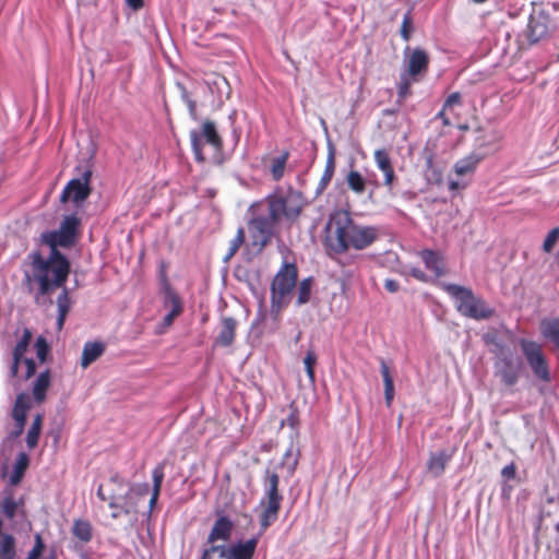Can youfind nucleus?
Returning a JSON list of instances; mask_svg holds the SVG:
<instances>
[{"instance_id":"nucleus-1","label":"nucleus","mask_w":559,"mask_h":559,"mask_svg":"<svg viewBox=\"0 0 559 559\" xmlns=\"http://www.w3.org/2000/svg\"><path fill=\"white\" fill-rule=\"evenodd\" d=\"M79 226L80 219L75 214L64 216L58 229L41 234L43 243L50 248L49 257L45 259L39 252L29 254L32 272H24V283L29 293L33 292V284H38L34 295L36 302L41 296H46L66 284L70 272V262L59 251V248H71L75 243Z\"/></svg>"},{"instance_id":"nucleus-2","label":"nucleus","mask_w":559,"mask_h":559,"mask_svg":"<svg viewBox=\"0 0 559 559\" xmlns=\"http://www.w3.org/2000/svg\"><path fill=\"white\" fill-rule=\"evenodd\" d=\"M325 231V247L335 254L345 253L349 248L364 250L379 237L377 227L357 224L346 211L331 214Z\"/></svg>"},{"instance_id":"nucleus-3","label":"nucleus","mask_w":559,"mask_h":559,"mask_svg":"<svg viewBox=\"0 0 559 559\" xmlns=\"http://www.w3.org/2000/svg\"><path fill=\"white\" fill-rule=\"evenodd\" d=\"M443 290L454 300L456 310L464 317L474 320H486L493 316L495 310L486 301L465 286L443 283Z\"/></svg>"},{"instance_id":"nucleus-4","label":"nucleus","mask_w":559,"mask_h":559,"mask_svg":"<svg viewBox=\"0 0 559 559\" xmlns=\"http://www.w3.org/2000/svg\"><path fill=\"white\" fill-rule=\"evenodd\" d=\"M263 497L260 506L263 510L260 514L261 533H264L277 519L281 510L283 495L280 492V476L276 472L266 468L262 478Z\"/></svg>"},{"instance_id":"nucleus-5","label":"nucleus","mask_w":559,"mask_h":559,"mask_svg":"<svg viewBox=\"0 0 559 559\" xmlns=\"http://www.w3.org/2000/svg\"><path fill=\"white\" fill-rule=\"evenodd\" d=\"M272 203L269 198L259 205V213H257L249 222V229L251 231L253 243L263 249L273 238L276 227L281 222L278 213H272Z\"/></svg>"},{"instance_id":"nucleus-6","label":"nucleus","mask_w":559,"mask_h":559,"mask_svg":"<svg viewBox=\"0 0 559 559\" xmlns=\"http://www.w3.org/2000/svg\"><path fill=\"white\" fill-rule=\"evenodd\" d=\"M519 345L533 376L542 382H550V366L543 346L539 343L527 338H521L519 341Z\"/></svg>"},{"instance_id":"nucleus-7","label":"nucleus","mask_w":559,"mask_h":559,"mask_svg":"<svg viewBox=\"0 0 559 559\" xmlns=\"http://www.w3.org/2000/svg\"><path fill=\"white\" fill-rule=\"evenodd\" d=\"M191 148L198 163H203L205 156L203 154V145L206 143L215 151H222L223 140L217 132L216 124L212 120H205L201 129L190 131Z\"/></svg>"},{"instance_id":"nucleus-8","label":"nucleus","mask_w":559,"mask_h":559,"mask_svg":"<svg viewBox=\"0 0 559 559\" xmlns=\"http://www.w3.org/2000/svg\"><path fill=\"white\" fill-rule=\"evenodd\" d=\"M78 177L71 179L64 187L60 200L67 202L71 200L74 204L80 205L91 194L90 181L92 178V169L90 166L83 168L76 167Z\"/></svg>"},{"instance_id":"nucleus-9","label":"nucleus","mask_w":559,"mask_h":559,"mask_svg":"<svg viewBox=\"0 0 559 559\" xmlns=\"http://www.w3.org/2000/svg\"><path fill=\"white\" fill-rule=\"evenodd\" d=\"M272 203V213H278L287 219H295L299 216L302 209V195L295 190H288L285 193H274L267 197Z\"/></svg>"},{"instance_id":"nucleus-10","label":"nucleus","mask_w":559,"mask_h":559,"mask_svg":"<svg viewBox=\"0 0 559 559\" xmlns=\"http://www.w3.org/2000/svg\"><path fill=\"white\" fill-rule=\"evenodd\" d=\"M297 277L298 271L296 264L284 262L271 284L273 299H287L296 287Z\"/></svg>"},{"instance_id":"nucleus-11","label":"nucleus","mask_w":559,"mask_h":559,"mask_svg":"<svg viewBox=\"0 0 559 559\" xmlns=\"http://www.w3.org/2000/svg\"><path fill=\"white\" fill-rule=\"evenodd\" d=\"M403 56V72L409 74L414 81H418L428 72L430 58L424 48L406 46Z\"/></svg>"},{"instance_id":"nucleus-12","label":"nucleus","mask_w":559,"mask_h":559,"mask_svg":"<svg viewBox=\"0 0 559 559\" xmlns=\"http://www.w3.org/2000/svg\"><path fill=\"white\" fill-rule=\"evenodd\" d=\"M522 362L512 355H503L495 362V376L507 386H513L521 373Z\"/></svg>"},{"instance_id":"nucleus-13","label":"nucleus","mask_w":559,"mask_h":559,"mask_svg":"<svg viewBox=\"0 0 559 559\" xmlns=\"http://www.w3.org/2000/svg\"><path fill=\"white\" fill-rule=\"evenodd\" d=\"M548 17L546 15H531L527 24V37L532 44L544 38L548 34Z\"/></svg>"},{"instance_id":"nucleus-14","label":"nucleus","mask_w":559,"mask_h":559,"mask_svg":"<svg viewBox=\"0 0 559 559\" xmlns=\"http://www.w3.org/2000/svg\"><path fill=\"white\" fill-rule=\"evenodd\" d=\"M237 321L231 317H223L221 319V330L215 337V345L228 347L234 343L236 334Z\"/></svg>"},{"instance_id":"nucleus-15","label":"nucleus","mask_w":559,"mask_h":559,"mask_svg":"<svg viewBox=\"0 0 559 559\" xmlns=\"http://www.w3.org/2000/svg\"><path fill=\"white\" fill-rule=\"evenodd\" d=\"M263 533H259L258 536L248 539L246 543H238L233 547L228 548V556L230 559H252L259 537Z\"/></svg>"},{"instance_id":"nucleus-16","label":"nucleus","mask_w":559,"mask_h":559,"mask_svg":"<svg viewBox=\"0 0 559 559\" xmlns=\"http://www.w3.org/2000/svg\"><path fill=\"white\" fill-rule=\"evenodd\" d=\"M233 523L227 516H219L209 534L207 543L213 544L216 540H228L231 535Z\"/></svg>"},{"instance_id":"nucleus-17","label":"nucleus","mask_w":559,"mask_h":559,"mask_svg":"<svg viewBox=\"0 0 559 559\" xmlns=\"http://www.w3.org/2000/svg\"><path fill=\"white\" fill-rule=\"evenodd\" d=\"M480 160L481 157L478 154H469L468 156L459 159L454 164L453 170L456 176L471 179Z\"/></svg>"},{"instance_id":"nucleus-18","label":"nucleus","mask_w":559,"mask_h":559,"mask_svg":"<svg viewBox=\"0 0 559 559\" xmlns=\"http://www.w3.org/2000/svg\"><path fill=\"white\" fill-rule=\"evenodd\" d=\"M452 454L445 450L431 452L427 462V469L435 477H439L444 473L447 464L450 462Z\"/></svg>"},{"instance_id":"nucleus-19","label":"nucleus","mask_w":559,"mask_h":559,"mask_svg":"<svg viewBox=\"0 0 559 559\" xmlns=\"http://www.w3.org/2000/svg\"><path fill=\"white\" fill-rule=\"evenodd\" d=\"M374 162L378 168L384 174V185L391 186L394 180V169L386 150L381 148L374 152Z\"/></svg>"},{"instance_id":"nucleus-20","label":"nucleus","mask_w":559,"mask_h":559,"mask_svg":"<svg viewBox=\"0 0 559 559\" xmlns=\"http://www.w3.org/2000/svg\"><path fill=\"white\" fill-rule=\"evenodd\" d=\"M420 258L427 270L433 272L436 277H440L444 273V264L442 258L433 250L424 249L420 251Z\"/></svg>"},{"instance_id":"nucleus-21","label":"nucleus","mask_w":559,"mask_h":559,"mask_svg":"<svg viewBox=\"0 0 559 559\" xmlns=\"http://www.w3.org/2000/svg\"><path fill=\"white\" fill-rule=\"evenodd\" d=\"M32 338V333L29 330L25 329L21 340L17 342L13 349V362L10 367V376L15 377L19 370V364L22 357L24 356L27 347L29 345Z\"/></svg>"},{"instance_id":"nucleus-22","label":"nucleus","mask_w":559,"mask_h":559,"mask_svg":"<svg viewBox=\"0 0 559 559\" xmlns=\"http://www.w3.org/2000/svg\"><path fill=\"white\" fill-rule=\"evenodd\" d=\"M105 352V344L103 342H86L83 347L81 366L83 368L88 367L97 358H99Z\"/></svg>"},{"instance_id":"nucleus-23","label":"nucleus","mask_w":559,"mask_h":559,"mask_svg":"<svg viewBox=\"0 0 559 559\" xmlns=\"http://www.w3.org/2000/svg\"><path fill=\"white\" fill-rule=\"evenodd\" d=\"M162 292L164 295V307L169 308L170 311L181 313L183 309L181 299L166 278L163 282Z\"/></svg>"},{"instance_id":"nucleus-24","label":"nucleus","mask_w":559,"mask_h":559,"mask_svg":"<svg viewBox=\"0 0 559 559\" xmlns=\"http://www.w3.org/2000/svg\"><path fill=\"white\" fill-rule=\"evenodd\" d=\"M50 385V371L46 369L40 372L33 383L32 393L36 403H41L46 399V392Z\"/></svg>"},{"instance_id":"nucleus-25","label":"nucleus","mask_w":559,"mask_h":559,"mask_svg":"<svg viewBox=\"0 0 559 559\" xmlns=\"http://www.w3.org/2000/svg\"><path fill=\"white\" fill-rule=\"evenodd\" d=\"M31 407V400L27 393L21 392L16 395L13 409L11 413L14 421L26 423V413Z\"/></svg>"},{"instance_id":"nucleus-26","label":"nucleus","mask_w":559,"mask_h":559,"mask_svg":"<svg viewBox=\"0 0 559 559\" xmlns=\"http://www.w3.org/2000/svg\"><path fill=\"white\" fill-rule=\"evenodd\" d=\"M335 170V151L331 143H329V154L326 158L325 168L323 171V175L321 177V180L318 186V192H322L326 189L329 183L331 182L333 175Z\"/></svg>"},{"instance_id":"nucleus-27","label":"nucleus","mask_w":559,"mask_h":559,"mask_svg":"<svg viewBox=\"0 0 559 559\" xmlns=\"http://www.w3.org/2000/svg\"><path fill=\"white\" fill-rule=\"evenodd\" d=\"M380 372L384 384V400L386 406H391L394 399V382L390 372V368L383 358H380Z\"/></svg>"},{"instance_id":"nucleus-28","label":"nucleus","mask_w":559,"mask_h":559,"mask_svg":"<svg viewBox=\"0 0 559 559\" xmlns=\"http://www.w3.org/2000/svg\"><path fill=\"white\" fill-rule=\"evenodd\" d=\"M72 534L81 543H90L93 538V527L87 520L78 519L74 520L72 526Z\"/></svg>"},{"instance_id":"nucleus-29","label":"nucleus","mask_w":559,"mask_h":559,"mask_svg":"<svg viewBox=\"0 0 559 559\" xmlns=\"http://www.w3.org/2000/svg\"><path fill=\"white\" fill-rule=\"evenodd\" d=\"M540 331L545 338L559 347V319H545L540 323Z\"/></svg>"},{"instance_id":"nucleus-30","label":"nucleus","mask_w":559,"mask_h":559,"mask_svg":"<svg viewBox=\"0 0 559 559\" xmlns=\"http://www.w3.org/2000/svg\"><path fill=\"white\" fill-rule=\"evenodd\" d=\"M128 495L129 492L126 496H109L108 506L110 509L114 510L111 513L112 519H118L122 513H130V509L128 508L127 504Z\"/></svg>"},{"instance_id":"nucleus-31","label":"nucleus","mask_w":559,"mask_h":559,"mask_svg":"<svg viewBox=\"0 0 559 559\" xmlns=\"http://www.w3.org/2000/svg\"><path fill=\"white\" fill-rule=\"evenodd\" d=\"M43 415L37 414L26 435V444L28 449H34L37 443L41 431Z\"/></svg>"},{"instance_id":"nucleus-32","label":"nucleus","mask_w":559,"mask_h":559,"mask_svg":"<svg viewBox=\"0 0 559 559\" xmlns=\"http://www.w3.org/2000/svg\"><path fill=\"white\" fill-rule=\"evenodd\" d=\"M299 450L295 448L292 441L287 450L285 451L282 460V465L286 467L287 472L292 475L296 471L298 465Z\"/></svg>"},{"instance_id":"nucleus-33","label":"nucleus","mask_w":559,"mask_h":559,"mask_svg":"<svg viewBox=\"0 0 559 559\" xmlns=\"http://www.w3.org/2000/svg\"><path fill=\"white\" fill-rule=\"evenodd\" d=\"M288 157L289 152L285 151L280 156H276L272 159L271 175L275 181H278L283 178Z\"/></svg>"},{"instance_id":"nucleus-34","label":"nucleus","mask_w":559,"mask_h":559,"mask_svg":"<svg viewBox=\"0 0 559 559\" xmlns=\"http://www.w3.org/2000/svg\"><path fill=\"white\" fill-rule=\"evenodd\" d=\"M176 86L180 92L181 100L188 107L190 118L194 121H198L199 117H198V112H197V102L192 98L191 94L188 92V90L186 88V86L182 83L177 82Z\"/></svg>"},{"instance_id":"nucleus-35","label":"nucleus","mask_w":559,"mask_h":559,"mask_svg":"<svg viewBox=\"0 0 559 559\" xmlns=\"http://www.w3.org/2000/svg\"><path fill=\"white\" fill-rule=\"evenodd\" d=\"M415 82L413 78L405 73L401 72L400 74V81L397 83V103L402 104L406 97L411 94V86L412 83Z\"/></svg>"},{"instance_id":"nucleus-36","label":"nucleus","mask_w":559,"mask_h":559,"mask_svg":"<svg viewBox=\"0 0 559 559\" xmlns=\"http://www.w3.org/2000/svg\"><path fill=\"white\" fill-rule=\"evenodd\" d=\"M15 539L12 535L5 534L0 542V559H15Z\"/></svg>"},{"instance_id":"nucleus-37","label":"nucleus","mask_w":559,"mask_h":559,"mask_svg":"<svg viewBox=\"0 0 559 559\" xmlns=\"http://www.w3.org/2000/svg\"><path fill=\"white\" fill-rule=\"evenodd\" d=\"M346 182L352 191L362 194L366 190V180L357 170H350L346 177Z\"/></svg>"},{"instance_id":"nucleus-38","label":"nucleus","mask_w":559,"mask_h":559,"mask_svg":"<svg viewBox=\"0 0 559 559\" xmlns=\"http://www.w3.org/2000/svg\"><path fill=\"white\" fill-rule=\"evenodd\" d=\"M28 462H29V459H28V455L26 453L21 452L17 455L15 464H14L13 475L11 476V483L12 484H17L20 481L24 471L28 466Z\"/></svg>"},{"instance_id":"nucleus-39","label":"nucleus","mask_w":559,"mask_h":559,"mask_svg":"<svg viewBox=\"0 0 559 559\" xmlns=\"http://www.w3.org/2000/svg\"><path fill=\"white\" fill-rule=\"evenodd\" d=\"M243 241H245V230H243V228H239L237 230L236 236L230 240L228 250L223 258V261L225 263H227L236 254V252L239 250V248L243 243Z\"/></svg>"},{"instance_id":"nucleus-40","label":"nucleus","mask_w":559,"mask_h":559,"mask_svg":"<svg viewBox=\"0 0 559 559\" xmlns=\"http://www.w3.org/2000/svg\"><path fill=\"white\" fill-rule=\"evenodd\" d=\"M312 278H304L298 286L297 306H302L309 302L311 297Z\"/></svg>"},{"instance_id":"nucleus-41","label":"nucleus","mask_w":559,"mask_h":559,"mask_svg":"<svg viewBox=\"0 0 559 559\" xmlns=\"http://www.w3.org/2000/svg\"><path fill=\"white\" fill-rule=\"evenodd\" d=\"M202 559H230L228 547L224 545H212L203 551Z\"/></svg>"},{"instance_id":"nucleus-42","label":"nucleus","mask_w":559,"mask_h":559,"mask_svg":"<svg viewBox=\"0 0 559 559\" xmlns=\"http://www.w3.org/2000/svg\"><path fill=\"white\" fill-rule=\"evenodd\" d=\"M165 461L158 463L154 469L152 471V480H153V488L152 491H158L160 492L162 484L165 476Z\"/></svg>"},{"instance_id":"nucleus-43","label":"nucleus","mask_w":559,"mask_h":559,"mask_svg":"<svg viewBox=\"0 0 559 559\" xmlns=\"http://www.w3.org/2000/svg\"><path fill=\"white\" fill-rule=\"evenodd\" d=\"M17 510V502L13 498V496H7L3 498L1 503V511L2 514L9 519L12 520L15 516Z\"/></svg>"},{"instance_id":"nucleus-44","label":"nucleus","mask_w":559,"mask_h":559,"mask_svg":"<svg viewBox=\"0 0 559 559\" xmlns=\"http://www.w3.org/2000/svg\"><path fill=\"white\" fill-rule=\"evenodd\" d=\"M317 364V355L312 349H309L306 353V356L304 358V365L306 369V373L310 380V382H314L316 374H314V365Z\"/></svg>"},{"instance_id":"nucleus-45","label":"nucleus","mask_w":559,"mask_h":559,"mask_svg":"<svg viewBox=\"0 0 559 559\" xmlns=\"http://www.w3.org/2000/svg\"><path fill=\"white\" fill-rule=\"evenodd\" d=\"M413 31H414V27H413L412 13H411V11H407L404 14L403 21H402L401 31H400L401 37L405 41H408L411 39Z\"/></svg>"},{"instance_id":"nucleus-46","label":"nucleus","mask_w":559,"mask_h":559,"mask_svg":"<svg viewBox=\"0 0 559 559\" xmlns=\"http://www.w3.org/2000/svg\"><path fill=\"white\" fill-rule=\"evenodd\" d=\"M298 424H299L298 411L296 408L292 407L287 417L282 420V426L287 425L294 431L293 435L290 436V439H293L294 437H297Z\"/></svg>"},{"instance_id":"nucleus-47","label":"nucleus","mask_w":559,"mask_h":559,"mask_svg":"<svg viewBox=\"0 0 559 559\" xmlns=\"http://www.w3.org/2000/svg\"><path fill=\"white\" fill-rule=\"evenodd\" d=\"M35 349H36V356L39 359V361L44 362L47 358V355L49 353V345L44 336H38L35 341Z\"/></svg>"},{"instance_id":"nucleus-48","label":"nucleus","mask_w":559,"mask_h":559,"mask_svg":"<svg viewBox=\"0 0 559 559\" xmlns=\"http://www.w3.org/2000/svg\"><path fill=\"white\" fill-rule=\"evenodd\" d=\"M559 240V227L552 228L546 236L543 242V250L547 253H550L554 249V246Z\"/></svg>"},{"instance_id":"nucleus-49","label":"nucleus","mask_w":559,"mask_h":559,"mask_svg":"<svg viewBox=\"0 0 559 559\" xmlns=\"http://www.w3.org/2000/svg\"><path fill=\"white\" fill-rule=\"evenodd\" d=\"M24 427H25L24 423L15 421L14 429L11 430L9 432V435L7 436V438L2 441V444H1L2 449H4L5 447H10L11 443L23 433Z\"/></svg>"},{"instance_id":"nucleus-50","label":"nucleus","mask_w":559,"mask_h":559,"mask_svg":"<svg viewBox=\"0 0 559 559\" xmlns=\"http://www.w3.org/2000/svg\"><path fill=\"white\" fill-rule=\"evenodd\" d=\"M63 289L57 298L58 312L68 313L71 307L68 289L61 286Z\"/></svg>"},{"instance_id":"nucleus-51","label":"nucleus","mask_w":559,"mask_h":559,"mask_svg":"<svg viewBox=\"0 0 559 559\" xmlns=\"http://www.w3.org/2000/svg\"><path fill=\"white\" fill-rule=\"evenodd\" d=\"M44 548H45L44 542H43L40 535L37 534L35 536V544H34L33 548L29 550V552L25 559H38L41 556Z\"/></svg>"},{"instance_id":"nucleus-52","label":"nucleus","mask_w":559,"mask_h":559,"mask_svg":"<svg viewBox=\"0 0 559 559\" xmlns=\"http://www.w3.org/2000/svg\"><path fill=\"white\" fill-rule=\"evenodd\" d=\"M462 105V95L459 92L451 93L443 103V110L452 109L454 106Z\"/></svg>"},{"instance_id":"nucleus-53","label":"nucleus","mask_w":559,"mask_h":559,"mask_svg":"<svg viewBox=\"0 0 559 559\" xmlns=\"http://www.w3.org/2000/svg\"><path fill=\"white\" fill-rule=\"evenodd\" d=\"M471 179H466L464 177H461V179L457 180H449V190L450 191H459L467 188L469 185Z\"/></svg>"},{"instance_id":"nucleus-54","label":"nucleus","mask_w":559,"mask_h":559,"mask_svg":"<svg viewBox=\"0 0 559 559\" xmlns=\"http://www.w3.org/2000/svg\"><path fill=\"white\" fill-rule=\"evenodd\" d=\"M287 305L286 298H276L273 299V295L271 294V313L274 316H277L281 311V309Z\"/></svg>"},{"instance_id":"nucleus-55","label":"nucleus","mask_w":559,"mask_h":559,"mask_svg":"<svg viewBox=\"0 0 559 559\" xmlns=\"http://www.w3.org/2000/svg\"><path fill=\"white\" fill-rule=\"evenodd\" d=\"M24 364H25V368H26L25 379H29L32 376H34V373L36 371V364L34 361V359H32V358L24 359Z\"/></svg>"},{"instance_id":"nucleus-56","label":"nucleus","mask_w":559,"mask_h":559,"mask_svg":"<svg viewBox=\"0 0 559 559\" xmlns=\"http://www.w3.org/2000/svg\"><path fill=\"white\" fill-rule=\"evenodd\" d=\"M235 277L240 282L249 283L250 273L245 267H237L235 270Z\"/></svg>"},{"instance_id":"nucleus-57","label":"nucleus","mask_w":559,"mask_h":559,"mask_svg":"<svg viewBox=\"0 0 559 559\" xmlns=\"http://www.w3.org/2000/svg\"><path fill=\"white\" fill-rule=\"evenodd\" d=\"M384 288L390 293H396L400 289V284L395 280L386 278L384 282Z\"/></svg>"},{"instance_id":"nucleus-58","label":"nucleus","mask_w":559,"mask_h":559,"mask_svg":"<svg viewBox=\"0 0 559 559\" xmlns=\"http://www.w3.org/2000/svg\"><path fill=\"white\" fill-rule=\"evenodd\" d=\"M501 475L507 478V479H511L515 476V467L513 464H509L507 466H504L501 471Z\"/></svg>"},{"instance_id":"nucleus-59","label":"nucleus","mask_w":559,"mask_h":559,"mask_svg":"<svg viewBox=\"0 0 559 559\" xmlns=\"http://www.w3.org/2000/svg\"><path fill=\"white\" fill-rule=\"evenodd\" d=\"M409 274L418 281L426 282L427 275L419 267H412Z\"/></svg>"},{"instance_id":"nucleus-60","label":"nucleus","mask_w":559,"mask_h":559,"mask_svg":"<svg viewBox=\"0 0 559 559\" xmlns=\"http://www.w3.org/2000/svg\"><path fill=\"white\" fill-rule=\"evenodd\" d=\"M179 314H180V313H178V312H174V311H170V310H169V312H168V313L164 317V319H163L164 325H166V326L171 325V324H173V322H174V319H175L176 317H178Z\"/></svg>"},{"instance_id":"nucleus-61","label":"nucleus","mask_w":559,"mask_h":559,"mask_svg":"<svg viewBox=\"0 0 559 559\" xmlns=\"http://www.w3.org/2000/svg\"><path fill=\"white\" fill-rule=\"evenodd\" d=\"M436 119L441 120L442 124L445 127L451 126V121L449 117H447L445 110H443V108L436 115Z\"/></svg>"},{"instance_id":"nucleus-62","label":"nucleus","mask_w":559,"mask_h":559,"mask_svg":"<svg viewBox=\"0 0 559 559\" xmlns=\"http://www.w3.org/2000/svg\"><path fill=\"white\" fill-rule=\"evenodd\" d=\"M159 493L158 491H152V496H151V499H150V503H148V514H151L153 508L155 507L157 500H158V497H159Z\"/></svg>"},{"instance_id":"nucleus-63","label":"nucleus","mask_w":559,"mask_h":559,"mask_svg":"<svg viewBox=\"0 0 559 559\" xmlns=\"http://www.w3.org/2000/svg\"><path fill=\"white\" fill-rule=\"evenodd\" d=\"M126 2L133 10H139L143 7V0H126Z\"/></svg>"},{"instance_id":"nucleus-64","label":"nucleus","mask_w":559,"mask_h":559,"mask_svg":"<svg viewBox=\"0 0 559 559\" xmlns=\"http://www.w3.org/2000/svg\"><path fill=\"white\" fill-rule=\"evenodd\" d=\"M97 497L102 500V501H107L109 500V497L105 495L104 492V489H103V486L100 485L97 489Z\"/></svg>"}]
</instances>
